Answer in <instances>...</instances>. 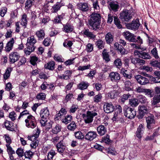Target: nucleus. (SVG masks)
<instances>
[{
	"mask_svg": "<svg viewBox=\"0 0 160 160\" xmlns=\"http://www.w3.org/2000/svg\"><path fill=\"white\" fill-rule=\"evenodd\" d=\"M101 21L100 14L93 13L91 15L88 23L93 30H96L100 28Z\"/></svg>",
	"mask_w": 160,
	"mask_h": 160,
	"instance_id": "obj_1",
	"label": "nucleus"
},
{
	"mask_svg": "<svg viewBox=\"0 0 160 160\" xmlns=\"http://www.w3.org/2000/svg\"><path fill=\"white\" fill-rule=\"evenodd\" d=\"M37 42V40L34 36L29 37L27 40L26 48L24 50V52L26 55H29L31 52H33L36 48L35 44Z\"/></svg>",
	"mask_w": 160,
	"mask_h": 160,
	"instance_id": "obj_2",
	"label": "nucleus"
},
{
	"mask_svg": "<svg viewBox=\"0 0 160 160\" xmlns=\"http://www.w3.org/2000/svg\"><path fill=\"white\" fill-rule=\"evenodd\" d=\"M122 35L126 40L131 42H137L139 44H142V40L140 36L138 37L137 39H135L136 36L129 31L124 32L122 33Z\"/></svg>",
	"mask_w": 160,
	"mask_h": 160,
	"instance_id": "obj_3",
	"label": "nucleus"
},
{
	"mask_svg": "<svg viewBox=\"0 0 160 160\" xmlns=\"http://www.w3.org/2000/svg\"><path fill=\"white\" fill-rule=\"evenodd\" d=\"M97 114V113L93 111H88L86 114H83L82 116L85 123H89L92 122L93 118Z\"/></svg>",
	"mask_w": 160,
	"mask_h": 160,
	"instance_id": "obj_4",
	"label": "nucleus"
},
{
	"mask_svg": "<svg viewBox=\"0 0 160 160\" xmlns=\"http://www.w3.org/2000/svg\"><path fill=\"white\" fill-rule=\"evenodd\" d=\"M26 126L28 128H34L37 125V121L35 118L30 115L27 117V119L25 120Z\"/></svg>",
	"mask_w": 160,
	"mask_h": 160,
	"instance_id": "obj_5",
	"label": "nucleus"
},
{
	"mask_svg": "<svg viewBox=\"0 0 160 160\" xmlns=\"http://www.w3.org/2000/svg\"><path fill=\"white\" fill-rule=\"evenodd\" d=\"M124 115L129 119L133 118L136 115V111L132 108L126 106L124 109Z\"/></svg>",
	"mask_w": 160,
	"mask_h": 160,
	"instance_id": "obj_6",
	"label": "nucleus"
},
{
	"mask_svg": "<svg viewBox=\"0 0 160 160\" xmlns=\"http://www.w3.org/2000/svg\"><path fill=\"white\" fill-rule=\"evenodd\" d=\"M134 53L135 56L138 57L143 59H150L151 58V56L148 53L144 52L143 51L135 50Z\"/></svg>",
	"mask_w": 160,
	"mask_h": 160,
	"instance_id": "obj_7",
	"label": "nucleus"
},
{
	"mask_svg": "<svg viewBox=\"0 0 160 160\" xmlns=\"http://www.w3.org/2000/svg\"><path fill=\"white\" fill-rule=\"evenodd\" d=\"M140 25L139 19H136L133 20L131 23H127L126 27L128 29L136 30L138 28Z\"/></svg>",
	"mask_w": 160,
	"mask_h": 160,
	"instance_id": "obj_8",
	"label": "nucleus"
},
{
	"mask_svg": "<svg viewBox=\"0 0 160 160\" xmlns=\"http://www.w3.org/2000/svg\"><path fill=\"white\" fill-rule=\"evenodd\" d=\"M56 148L58 152L62 155L65 153L67 150L66 146L62 140L57 144Z\"/></svg>",
	"mask_w": 160,
	"mask_h": 160,
	"instance_id": "obj_9",
	"label": "nucleus"
},
{
	"mask_svg": "<svg viewBox=\"0 0 160 160\" xmlns=\"http://www.w3.org/2000/svg\"><path fill=\"white\" fill-rule=\"evenodd\" d=\"M139 115L138 117L139 119L142 118L145 114L149 112L147 107L144 105L139 106L138 107Z\"/></svg>",
	"mask_w": 160,
	"mask_h": 160,
	"instance_id": "obj_10",
	"label": "nucleus"
},
{
	"mask_svg": "<svg viewBox=\"0 0 160 160\" xmlns=\"http://www.w3.org/2000/svg\"><path fill=\"white\" fill-rule=\"evenodd\" d=\"M120 17L123 20L127 21L131 18L132 16L128 10H124L120 13Z\"/></svg>",
	"mask_w": 160,
	"mask_h": 160,
	"instance_id": "obj_11",
	"label": "nucleus"
},
{
	"mask_svg": "<svg viewBox=\"0 0 160 160\" xmlns=\"http://www.w3.org/2000/svg\"><path fill=\"white\" fill-rule=\"evenodd\" d=\"M103 109L107 113L112 112L114 109V107L111 102H105L103 105Z\"/></svg>",
	"mask_w": 160,
	"mask_h": 160,
	"instance_id": "obj_12",
	"label": "nucleus"
},
{
	"mask_svg": "<svg viewBox=\"0 0 160 160\" xmlns=\"http://www.w3.org/2000/svg\"><path fill=\"white\" fill-rule=\"evenodd\" d=\"M111 80L113 82H117L120 79V75L117 72H111L109 76Z\"/></svg>",
	"mask_w": 160,
	"mask_h": 160,
	"instance_id": "obj_13",
	"label": "nucleus"
},
{
	"mask_svg": "<svg viewBox=\"0 0 160 160\" xmlns=\"http://www.w3.org/2000/svg\"><path fill=\"white\" fill-rule=\"evenodd\" d=\"M135 78L138 82L141 85H145L149 82V80L141 75H138L135 77Z\"/></svg>",
	"mask_w": 160,
	"mask_h": 160,
	"instance_id": "obj_14",
	"label": "nucleus"
},
{
	"mask_svg": "<svg viewBox=\"0 0 160 160\" xmlns=\"http://www.w3.org/2000/svg\"><path fill=\"white\" fill-rule=\"evenodd\" d=\"M20 58V54L17 52H13L10 54V61L12 63H14L17 61Z\"/></svg>",
	"mask_w": 160,
	"mask_h": 160,
	"instance_id": "obj_15",
	"label": "nucleus"
},
{
	"mask_svg": "<svg viewBox=\"0 0 160 160\" xmlns=\"http://www.w3.org/2000/svg\"><path fill=\"white\" fill-rule=\"evenodd\" d=\"M97 136L96 132L94 131L88 132L85 135V138L86 140L92 141Z\"/></svg>",
	"mask_w": 160,
	"mask_h": 160,
	"instance_id": "obj_16",
	"label": "nucleus"
},
{
	"mask_svg": "<svg viewBox=\"0 0 160 160\" xmlns=\"http://www.w3.org/2000/svg\"><path fill=\"white\" fill-rule=\"evenodd\" d=\"M146 121L147 122V128L150 129L151 128L152 125L154 123V116L153 115L150 114V116L146 118Z\"/></svg>",
	"mask_w": 160,
	"mask_h": 160,
	"instance_id": "obj_17",
	"label": "nucleus"
},
{
	"mask_svg": "<svg viewBox=\"0 0 160 160\" xmlns=\"http://www.w3.org/2000/svg\"><path fill=\"white\" fill-rule=\"evenodd\" d=\"M49 114V110L47 108L42 109L40 112V116L42 119H47Z\"/></svg>",
	"mask_w": 160,
	"mask_h": 160,
	"instance_id": "obj_18",
	"label": "nucleus"
},
{
	"mask_svg": "<svg viewBox=\"0 0 160 160\" xmlns=\"http://www.w3.org/2000/svg\"><path fill=\"white\" fill-rule=\"evenodd\" d=\"M14 43V40L12 38L8 42L5 48V50L7 52H9L13 48V44Z\"/></svg>",
	"mask_w": 160,
	"mask_h": 160,
	"instance_id": "obj_19",
	"label": "nucleus"
},
{
	"mask_svg": "<svg viewBox=\"0 0 160 160\" xmlns=\"http://www.w3.org/2000/svg\"><path fill=\"white\" fill-rule=\"evenodd\" d=\"M35 35L38 38V40H41L43 39L44 38L45 33L43 29H40L36 32Z\"/></svg>",
	"mask_w": 160,
	"mask_h": 160,
	"instance_id": "obj_20",
	"label": "nucleus"
},
{
	"mask_svg": "<svg viewBox=\"0 0 160 160\" xmlns=\"http://www.w3.org/2000/svg\"><path fill=\"white\" fill-rule=\"evenodd\" d=\"M114 48L118 50L121 54L123 55L125 53L126 50L121 45L116 42L114 44Z\"/></svg>",
	"mask_w": 160,
	"mask_h": 160,
	"instance_id": "obj_21",
	"label": "nucleus"
},
{
	"mask_svg": "<svg viewBox=\"0 0 160 160\" xmlns=\"http://www.w3.org/2000/svg\"><path fill=\"white\" fill-rule=\"evenodd\" d=\"M144 129L143 126L142 124H140L136 132V136L137 138H140L142 137V135Z\"/></svg>",
	"mask_w": 160,
	"mask_h": 160,
	"instance_id": "obj_22",
	"label": "nucleus"
},
{
	"mask_svg": "<svg viewBox=\"0 0 160 160\" xmlns=\"http://www.w3.org/2000/svg\"><path fill=\"white\" fill-rule=\"evenodd\" d=\"M97 131L99 135L102 136L107 132V129L104 126L101 125L97 127Z\"/></svg>",
	"mask_w": 160,
	"mask_h": 160,
	"instance_id": "obj_23",
	"label": "nucleus"
},
{
	"mask_svg": "<svg viewBox=\"0 0 160 160\" xmlns=\"http://www.w3.org/2000/svg\"><path fill=\"white\" fill-rule=\"evenodd\" d=\"M160 102V95L158 94H155L152 98L151 101V105L155 106Z\"/></svg>",
	"mask_w": 160,
	"mask_h": 160,
	"instance_id": "obj_24",
	"label": "nucleus"
},
{
	"mask_svg": "<svg viewBox=\"0 0 160 160\" xmlns=\"http://www.w3.org/2000/svg\"><path fill=\"white\" fill-rule=\"evenodd\" d=\"M13 123L11 122L6 121L4 123V126L6 128L10 131H15V129L13 126Z\"/></svg>",
	"mask_w": 160,
	"mask_h": 160,
	"instance_id": "obj_25",
	"label": "nucleus"
},
{
	"mask_svg": "<svg viewBox=\"0 0 160 160\" xmlns=\"http://www.w3.org/2000/svg\"><path fill=\"white\" fill-rule=\"evenodd\" d=\"M63 31L67 33H69L72 31L73 30V26L68 23L63 25Z\"/></svg>",
	"mask_w": 160,
	"mask_h": 160,
	"instance_id": "obj_26",
	"label": "nucleus"
},
{
	"mask_svg": "<svg viewBox=\"0 0 160 160\" xmlns=\"http://www.w3.org/2000/svg\"><path fill=\"white\" fill-rule=\"evenodd\" d=\"M78 8L83 11H87L89 9L87 3L86 2L81 3L78 4Z\"/></svg>",
	"mask_w": 160,
	"mask_h": 160,
	"instance_id": "obj_27",
	"label": "nucleus"
},
{
	"mask_svg": "<svg viewBox=\"0 0 160 160\" xmlns=\"http://www.w3.org/2000/svg\"><path fill=\"white\" fill-rule=\"evenodd\" d=\"M120 73L123 76L128 79H131L132 77V74L131 72H128L127 70L125 68H122L120 71Z\"/></svg>",
	"mask_w": 160,
	"mask_h": 160,
	"instance_id": "obj_28",
	"label": "nucleus"
},
{
	"mask_svg": "<svg viewBox=\"0 0 160 160\" xmlns=\"http://www.w3.org/2000/svg\"><path fill=\"white\" fill-rule=\"evenodd\" d=\"M83 33L84 35L91 39H94L96 37V35L93 34L91 32H90L88 29H86L84 30Z\"/></svg>",
	"mask_w": 160,
	"mask_h": 160,
	"instance_id": "obj_29",
	"label": "nucleus"
},
{
	"mask_svg": "<svg viewBox=\"0 0 160 160\" xmlns=\"http://www.w3.org/2000/svg\"><path fill=\"white\" fill-rule=\"evenodd\" d=\"M55 63L53 61H51L48 62L44 65L45 68L49 69V70H52L55 68Z\"/></svg>",
	"mask_w": 160,
	"mask_h": 160,
	"instance_id": "obj_30",
	"label": "nucleus"
},
{
	"mask_svg": "<svg viewBox=\"0 0 160 160\" xmlns=\"http://www.w3.org/2000/svg\"><path fill=\"white\" fill-rule=\"evenodd\" d=\"M118 95V92L116 90H113L108 93L107 95L108 98L113 99Z\"/></svg>",
	"mask_w": 160,
	"mask_h": 160,
	"instance_id": "obj_31",
	"label": "nucleus"
},
{
	"mask_svg": "<svg viewBox=\"0 0 160 160\" xmlns=\"http://www.w3.org/2000/svg\"><path fill=\"white\" fill-rule=\"evenodd\" d=\"M105 39L107 43L108 44H110L113 40V37L111 32H108L106 35Z\"/></svg>",
	"mask_w": 160,
	"mask_h": 160,
	"instance_id": "obj_32",
	"label": "nucleus"
},
{
	"mask_svg": "<svg viewBox=\"0 0 160 160\" xmlns=\"http://www.w3.org/2000/svg\"><path fill=\"white\" fill-rule=\"evenodd\" d=\"M40 131L39 129L37 128L36 132L33 135L31 136H28V139L32 141L35 139H37L40 133Z\"/></svg>",
	"mask_w": 160,
	"mask_h": 160,
	"instance_id": "obj_33",
	"label": "nucleus"
},
{
	"mask_svg": "<svg viewBox=\"0 0 160 160\" xmlns=\"http://www.w3.org/2000/svg\"><path fill=\"white\" fill-rule=\"evenodd\" d=\"M124 89L127 91H130L132 90V83L129 80H127L124 82Z\"/></svg>",
	"mask_w": 160,
	"mask_h": 160,
	"instance_id": "obj_34",
	"label": "nucleus"
},
{
	"mask_svg": "<svg viewBox=\"0 0 160 160\" xmlns=\"http://www.w3.org/2000/svg\"><path fill=\"white\" fill-rule=\"evenodd\" d=\"M61 7V6L59 2H57L52 7L51 9V12L53 13L57 12L60 9Z\"/></svg>",
	"mask_w": 160,
	"mask_h": 160,
	"instance_id": "obj_35",
	"label": "nucleus"
},
{
	"mask_svg": "<svg viewBox=\"0 0 160 160\" xmlns=\"http://www.w3.org/2000/svg\"><path fill=\"white\" fill-rule=\"evenodd\" d=\"M54 150H52L48 152L47 156V159H45L43 160H53L52 159L54 156L56 154Z\"/></svg>",
	"mask_w": 160,
	"mask_h": 160,
	"instance_id": "obj_36",
	"label": "nucleus"
},
{
	"mask_svg": "<svg viewBox=\"0 0 160 160\" xmlns=\"http://www.w3.org/2000/svg\"><path fill=\"white\" fill-rule=\"evenodd\" d=\"M72 118V117L71 115H68L65 117L64 118H62V121L64 123L67 124L71 121Z\"/></svg>",
	"mask_w": 160,
	"mask_h": 160,
	"instance_id": "obj_37",
	"label": "nucleus"
},
{
	"mask_svg": "<svg viewBox=\"0 0 160 160\" xmlns=\"http://www.w3.org/2000/svg\"><path fill=\"white\" fill-rule=\"evenodd\" d=\"M21 21V25L26 28L28 22L27 16L26 14H24L22 15Z\"/></svg>",
	"mask_w": 160,
	"mask_h": 160,
	"instance_id": "obj_38",
	"label": "nucleus"
},
{
	"mask_svg": "<svg viewBox=\"0 0 160 160\" xmlns=\"http://www.w3.org/2000/svg\"><path fill=\"white\" fill-rule=\"evenodd\" d=\"M129 104L132 107H136L138 104V100L135 98L129 99Z\"/></svg>",
	"mask_w": 160,
	"mask_h": 160,
	"instance_id": "obj_39",
	"label": "nucleus"
},
{
	"mask_svg": "<svg viewBox=\"0 0 160 160\" xmlns=\"http://www.w3.org/2000/svg\"><path fill=\"white\" fill-rule=\"evenodd\" d=\"M108 4L111 8L113 11H117L119 7V6L113 2H109Z\"/></svg>",
	"mask_w": 160,
	"mask_h": 160,
	"instance_id": "obj_40",
	"label": "nucleus"
},
{
	"mask_svg": "<svg viewBox=\"0 0 160 160\" xmlns=\"http://www.w3.org/2000/svg\"><path fill=\"white\" fill-rule=\"evenodd\" d=\"M89 85L87 82H82L78 85V88L79 89L83 90L86 89Z\"/></svg>",
	"mask_w": 160,
	"mask_h": 160,
	"instance_id": "obj_41",
	"label": "nucleus"
},
{
	"mask_svg": "<svg viewBox=\"0 0 160 160\" xmlns=\"http://www.w3.org/2000/svg\"><path fill=\"white\" fill-rule=\"evenodd\" d=\"M34 2V0H27L25 6V9L27 10L29 9L32 6Z\"/></svg>",
	"mask_w": 160,
	"mask_h": 160,
	"instance_id": "obj_42",
	"label": "nucleus"
},
{
	"mask_svg": "<svg viewBox=\"0 0 160 160\" xmlns=\"http://www.w3.org/2000/svg\"><path fill=\"white\" fill-rule=\"evenodd\" d=\"M138 100L140 102L142 103H145L147 102L146 98L142 95H139L137 96Z\"/></svg>",
	"mask_w": 160,
	"mask_h": 160,
	"instance_id": "obj_43",
	"label": "nucleus"
},
{
	"mask_svg": "<svg viewBox=\"0 0 160 160\" xmlns=\"http://www.w3.org/2000/svg\"><path fill=\"white\" fill-rule=\"evenodd\" d=\"M96 45L99 49H102L104 47L103 42L100 39H99L96 42Z\"/></svg>",
	"mask_w": 160,
	"mask_h": 160,
	"instance_id": "obj_44",
	"label": "nucleus"
},
{
	"mask_svg": "<svg viewBox=\"0 0 160 160\" xmlns=\"http://www.w3.org/2000/svg\"><path fill=\"white\" fill-rule=\"evenodd\" d=\"M12 69L11 68H8L6 70L5 72L3 75V78L4 80H7L10 77Z\"/></svg>",
	"mask_w": 160,
	"mask_h": 160,
	"instance_id": "obj_45",
	"label": "nucleus"
},
{
	"mask_svg": "<svg viewBox=\"0 0 160 160\" xmlns=\"http://www.w3.org/2000/svg\"><path fill=\"white\" fill-rule=\"evenodd\" d=\"M102 55L103 59H104L106 61L108 62L110 61V58H109V55L108 53L107 52L106 49H104L102 52Z\"/></svg>",
	"mask_w": 160,
	"mask_h": 160,
	"instance_id": "obj_46",
	"label": "nucleus"
},
{
	"mask_svg": "<svg viewBox=\"0 0 160 160\" xmlns=\"http://www.w3.org/2000/svg\"><path fill=\"white\" fill-rule=\"evenodd\" d=\"M151 53L155 59L157 60L159 59V57L158 55V51L156 48H154L151 50Z\"/></svg>",
	"mask_w": 160,
	"mask_h": 160,
	"instance_id": "obj_47",
	"label": "nucleus"
},
{
	"mask_svg": "<svg viewBox=\"0 0 160 160\" xmlns=\"http://www.w3.org/2000/svg\"><path fill=\"white\" fill-rule=\"evenodd\" d=\"M66 113L67 111L64 108H62L60 110L59 112L56 114V117L58 118V117H60L61 116L65 114Z\"/></svg>",
	"mask_w": 160,
	"mask_h": 160,
	"instance_id": "obj_48",
	"label": "nucleus"
},
{
	"mask_svg": "<svg viewBox=\"0 0 160 160\" xmlns=\"http://www.w3.org/2000/svg\"><path fill=\"white\" fill-rule=\"evenodd\" d=\"M144 92L146 95L148 96L150 98H152L154 96L153 91L150 89H145Z\"/></svg>",
	"mask_w": 160,
	"mask_h": 160,
	"instance_id": "obj_49",
	"label": "nucleus"
},
{
	"mask_svg": "<svg viewBox=\"0 0 160 160\" xmlns=\"http://www.w3.org/2000/svg\"><path fill=\"white\" fill-rule=\"evenodd\" d=\"M75 138L78 139H82L84 138V135L80 131H78L74 133Z\"/></svg>",
	"mask_w": 160,
	"mask_h": 160,
	"instance_id": "obj_50",
	"label": "nucleus"
},
{
	"mask_svg": "<svg viewBox=\"0 0 160 160\" xmlns=\"http://www.w3.org/2000/svg\"><path fill=\"white\" fill-rule=\"evenodd\" d=\"M114 23L118 28L120 29L122 28V26L120 24V22L118 18L116 17H114Z\"/></svg>",
	"mask_w": 160,
	"mask_h": 160,
	"instance_id": "obj_51",
	"label": "nucleus"
},
{
	"mask_svg": "<svg viewBox=\"0 0 160 160\" xmlns=\"http://www.w3.org/2000/svg\"><path fill=\"white\" fill-rule=\"evenodd\" d=\"M114 64L118 68H119L122 65L121 60L119 58L116 59L114 61Z\"/></svg>",
	"mask_w": 160,
	"mask_h": 160,
	"instance_id": "obj_52",
	"label": "nucleus"
},
{
	"mask_svg": "<svg viewBox=\"0 0 160 160\" xmlns=\"http://www.w3.org/2000/svg\"><path fill=\"white\" fill-rule=\"evenodd\" d=\"M6 146L7 148V151L9 154H13L15 153V151L13 150L12 148L8 144H6Z\"/></svg>",
	"mask_w": 160,
	"mask_h": 160,
	"instance_id": "obj_53",
	"label": "nucleus"
},
{
	"mask_svg": "<svg viewBox=\"0 0 160 160\" xmlns=\"http://www.w3.org/2000/svg\"><path fill=\"white\" fill-rule=\"evenodd\" d=\"M93 6L95 11L98 12L100 10V8L97 1L93 2Z\"/></svg>",
	"mask_w": 160,
	"mask_h": 160,
	"instance_id": "obj_54",
	"label": "nucleus"
},
{
	"mask_svg": "<svg viewBox=\"0 0 160 160\" xmlns=\"http://www.w3.org/2000/svg\"><path fill=\"white\" fill-rule=\"evenodd\" d=\"M76 128V125L75 122L72 121L68 126V128L71 130H74Z\"/></svg>",
	"mask_w": 160,
	"mask_h": 160,
	"instance_id": "obj_55",
	"label": "nucleus"
},
{
	"mask_svg": "<svg viewBox=\"0 0 160 160\" xmlns=\"http://www.w3.org/2000/svg\"><path fill=\"white\" fill-rule=\"evenodd\" d=\"M24 151L23 149L19 148L16 151V153L19 157H22L24 155Z\"/></svg>",
	"mask_w": 160,
	"mask_h": 160,
	"instance_id": "obj_56",
	"label": "nucleus"
},
{
	"mask_svg": "<svg viewBox=\"0 0 160 160\" xmlns=\"http://www.w3.org/2000/svg\"><path fill=\"white\" fill-rule=\"evenodd\" d=\"M32 142L30 144V146L32 148H35L38 145V141L36 139L32 140Z\"/></svg>",
	"mask_w": 160,
	"mask_h": 160,
	"instance_id": "obj_57",
	"label": "nucleus"
},
{
	"mask_svg": "<svg viewBox=\"0 0 160 160\" xmlns=\"http://www.w3.org/2000/svg\"><path fill=\"white\" fill-rule=\"evenodd\" d=\"M33 155V153L30 151H27L24 153V156L26 158L30 159Z\"/></svg>",
	"mask_w": 160,
	"mask_h": 160,
	"instance_id": "obj_58",
	"label": "nucleus"
},
{
	"mask_svg": "<svg viewBox=\"0 0 160 160\" xmlns=\"http://www.w3.org/2000/svg\"><path fill=\"white\" fill-rule=\"evenodd\" d=\"M61 131V127L59 125H57L56 126L53 128L52 132L53 133L56 134L58 133Z\"/></svg>",
	"mask_w": 160,
	"mask_h": 160,
	"instance_id": "obj_59",
	"label": "nucleus"
},
{
	"mask_svg": "<svg viewBox=\"0 0 160 160\" xmlns=\"http://www.w3.org/2000/svg\"><path fill=\"white\" fill-rule=\"evenodd\" d=\"M130 96L131 95L129 93L124 94L122 96L121 99V101L124 103L125 101L127 100Z\"/></svg>",
	"mask_w": 160,
	"mask_h": 160,
	"instance_id": "obj_60",
	"label": "nucleus"
},
{
	"mask_svg": "<svg viewBox=\"0 0 160 160\" xmlns=\"http://www.w3.org/2000/svg\"><path fill=\"white\" fill-rule=\"evenodd\" d=\"M38 58L36 56H32L31 57L30 62L31 64L34 66L36 64V62L38 61Z\"/></svg>",
	"mask_w": 160,
	"mask_h": 160,
	"instance_id": "obj_61",
	"label": "nucleus"
},
{
	"mask_svg": "<svg viewBox=\"0 0 160 160\" xmlns=\"http://www.w3.org/2000/svg\"><path fill=\"white\" fill-rule=\"evenodd\" d=\"M78 107L77 105H73L70 108L69 112L70 113H74L78 109Z\"/></svg>",
	"mask_w": 160,
	"mask_h": 160,
	"instance_id": "obj_62",
	"label": "nucleus"
},
{
	"mask_svg": "<svg viewBox=\"0 0 160 160\" xmlns=\"http://www.w3.org/2000/svg\"><path fill=\"white\" fill-rule=\"evenodd\" d=\"M72 45V42L70 41L66 40L63 43V45L65 47H70Z\"/></svg>",
	"mask_w": 160,
	"mask_h": 160,
	"instance_id": "obj_63",
	"label": "nucleus"
},
{
	"mask_svg": "<svg viewBox=\"0 0 160 160\" xmlns=\"http://www.w3.org/2000/svg\"><path fill=\"white\" fill-rule=\"evenodd\" d=\"M102 98V95L101 94H98L95 96L94 101L96 102H98L101 101Z\"/></svg>",
	"mask_w": 160,
	"mask_h": 160,
	"instance_id": "obj_64",
	"label": "nucleus"
}]
</instances>
